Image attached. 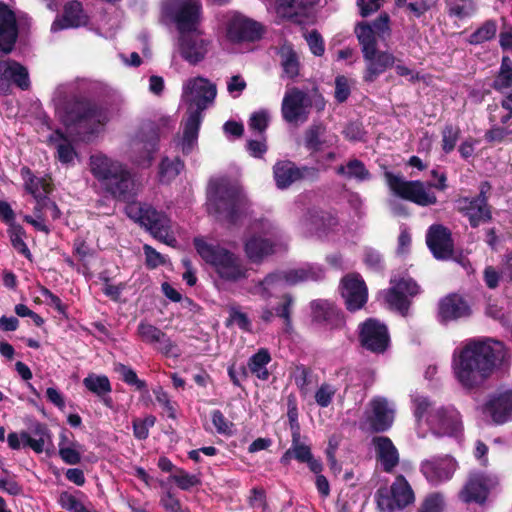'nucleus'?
<instances>
[{"mask_svg":"<svg viewBox=\"0 0 512 512\" xmlns=\"http://www.w3.org/2000/svg\"><path fill=\"white\" fill-rule=\"evenodd\" d=\"M427 424L437 436H457L462 430L460 414L453 407L436 408L429 414Z\"/></svg>","mask_w":512,"mask_h":512,"instance_id":"a211bd4d","label":"nucleus"},{"mask_svg":"<svg viewBox=\"0 0 512 512\" xmlns=\"http://www.w3.org/2000/svg\"><path fill=\"white\" fill-rule=\"evenodd\" d=\"M341 295L349 311L361 309L367 302V287L363 279L356 274L345 276L341 282Z\"/></svg>","mask_w":512,"mask_h":512,"instance_id":"5701e85b","label":"nucleus"},{"mask_svg":"<svg viewBox=\"0 0 512 512\" xmlns=\"http://www.w3.org/2000/svg\"><path fill=\"white\" fill-rule=\"evenodd\" d=\"M470 315V307L457 294L443 298L439 303L438 316L441 322L457 320Z\"/></svg>","mask_w":512,"mask_h":512,"instance_id":"473e14b6","label":"nucleus"},{"mask_svg":"<svg viewBox=\"0 0 512 512\" xmlns=\"http://www.w3.org/2000/svg\"><path fill=\"white\" fill-rule=\"evenodd\" d=\"M84 451L82 446L73 442L67 445V437L65 434L61 435L59 442V455L61 459L69 465H76L81 461V452Z\"/></svg>","mask_w":512,"mask_h":512,"instance_id":"79ce46f5","label":"nucleus"},{"mask_svg":"<svg viewBox=\"0 0 512 512\" xmlns=\"http://www.w3.org/2000/svg\"><path fill=\"white\" fill-rule=\"evenodd\" d=\"M83 385L99 397L106 396L111 392V384L107 376L89 374L83 379Z\"/></svg>","mask_w":512,"mask_h":512,"instance_id":"37998d69","label":"nucleus"},{"mask_svg":"<svg viewBox=\"0 0 512 512\" xmlns=\"http://www.w3.org/2000/svg\"><path fill=\"white\" fill-rule=\"evenodd\" d=\"M415 500L414 492L404 478L396 477L390 489H379L376 493V502L381 512H394L395 509H403Z\"/></svg>","mask_w":512,"mask_h":512,"instance_id":"ddd939ff","label":"nucleus"},{"mask_svg":"<svg viewBox=\"0 0 512 512\" xmlns=\"http://www.w3.org/2000/svg\"><path fill=\"white\" fill-rule=\"evenodd\" d=\"M311 107L312 99L308 93L296 87L290 88L282 100V118L290 124L304 123L309 118Z\"/></svg>","mask_w":512,"mask_h":512,"instance_id":"dca6fc26","label":"nucleus"},{"mask_svg":"<svg viewBox=\"0 0 512 512\" xmlns=\"http://www.w3.org/2000/svg\"><path fill=\"white\" fill-rule=\"evenodd\" d=\"M305 39L308 43L310 51L315 56H322L324 54V41L321 35L316 30H313L307 35H305Z\"/></svg>","mask_w":512,"mask_h":512,"instance_id":"0e129e2a","label":"nucleus"},{"mask_svg":"<svg viewBox=\"0 0 512 512\" xmlns=\"http://www.w3.org/2000/svg\"><path fill=\"white\" fill-rule=\"evenodd\" d=\"M475 10L473 0H452L449 4V14L460 19L472 16Z\"/></svg>","mask_w":512,"mask_h":512,"instance_id":"3c124183","label":"nucleus"},{"mask_svg":"<svg viewBox=\"0 0 512 512\" xmlns=\"http://www.w3.org/2000/svg\"><path fill=\"white\" fill-rule=\"evenodd\" d=\"M211 419L216 431L219 434H231L232 423L229 422L220 410H214L211 413Z\"/></svg>","mask_w":512,"mask_h":512,"instance_id":"69168bd1","label":"nucleus"},{"mask_svg":"<svg viewBox=\"0 0 512 512\" xmlns=\"http://www.w3.org/2000/svg\"><path fill=\"white\" fill-rule=\"evenodd\" d=\"M270 361V353L267 349L262 348L249 359V370L257 378L261 380H267L269 378V372L266 366Z\"/></svg>","mask_w":512,"mask_h":512,"instance_id":"ea45409f","label":"nucleus"},{"mask_svg":"<svg viewBox=\"0 0 512 512\" xmlns=\"http://www.w3.org/2000/svg\"><path fill=\"white\" fill-rule=\"evenodd\" d=\"M303 227L310 233H320L321 230L323 232L326 229H331L332 227L337 225V220L325 214H319L318 212L309 213L302 220Z\"/></svg>","mask_w":512,"mask_h":512,"instance_id":"4c0bfd02","label":"nucleus"},{"mask_svg":"<svg viewBox=\"0 0 512 512\" xmlns=\"http://www.w3.org/2000/svg\"><path fill=\"white\" fill-rule=\"evenodd\" d=\"M249 207V201L240 187L226 181L210 183L207 210L217 220L236 224L248 213Z\"/></svg>","mask_w":512,"mask_h":512,"instance_id":"423d86ee","label":"nucleus"},{"mask_svg":"<svg viewBox=\"0 0 512 512\" xmlns=\"http://www.w3.org/2000/svg\"><path fill=\"white\" fill-rule=\"evenodd\" d=\"M312 370L304 365H297L293 372V378L296 386L302 395H307L312 385Z\"/></svg>","mask_w":512,"mask_h":512,"instance_id":"09e8293b","label":"nucleus"},{"mask_svg":"<svg viewBox=\"0 0 512 512\" xmlns=\"http://www.w3.org/2000/svg\"><path fill=\"white\" fill-rule=\"evenodd\" d=\"M216 93V86L203 77L191 78L184 83L182 98L189 104L181 143L185 154L190 153L196 145L202 112L213 103Z\"/></svg>","mask_w":512,"mask_h":512,"instance_id":"20e7f679","label":"nucleus"},{"mask_svg":"<svg viewBox=\"0 0 512 512\" xmlns=\"http://www.w3.org/2000/svg\"><path fill=\"white\" fill-rule=\"evenodd\" d=\"M269 114L265 110L255 112L251 115L249 120L250 129L256 130L260 133L264 132L268 126Z\"/></svg>","mask_w":512,"mask_h":512,"instance_id":"774afa93","label":"nucleus"},{"mask_svg":"<svg viewBox=\"0 0 512 512\" xmlns=\"http://www.w3.org/2000/svg\"><path fill=\"white\" fill-rule=\"evenodd\" d=\"M175 124V118L162 113L144 120L130 144L133 162L143 167L150 166L159 140L172 132Z\"/></svg>","mask_w":512,"mask_h":512,"instance_id":"0eeeda50","label":"nucleus"},{"mask_svg":"<svg viewBox=\"0 0 512 512\" xmlns=\"http://www.w3.org/2000/svg\"><path fill=\"white\" fill-rule=\"evenodd\" d=\"M377 459L385 472H392L399 464V453L390 438L376 436L372 439Z\"/></svg>","mask_w":512,"mask_h":512,"instance_id":"2f4dec72","label":"nucleus"},{"mask_svg":"<svg viewBox=\"0 0 512 512\" xmlns=\"http://www.w3.org/2000/svg\"><path fill=\"white\" fill-rule=\"evenodd\" d=\"M89 17L84 11L81 2L73 0L64 6L63 16L56 18L51 25V31L57 32L67 28H78L85 26Z\"/></svg>","mask_w":512,"mask_h":512,"instance_id":"c756f323","label":"nucleus"},{"mask_svg":"<svg viewBox=\"0 0 512 512\" xmlns=\"http://www.w3.org/2000/svg\"><path fill=\"white\" fill-rule=\"evenodd\" d=\"M293 457L299 462H306L312 456L310 447L300 442V432L294 431L292 434Z\"/></svg>","mask_w":512,"mask_h":512,"instance_id":"6e6d98bb","label":"nucleus"},{"mask_svg":"<svg viewBox=\"0 0 512 512\" xmlns=\"http://www.w3.org/2000/svg\"><path fill=\"white\" fill-rule=\"evenodd\" d=\"M10 82L15 83L22 90L30 85L27 69L13 60L0 61V92L7 93Z\"/></svg>","mask_w":512,"mask_h":512,"instance_id":"bb28decb","label":"nucleus"},{"mask_svg":"<svg viewBox=\"0 0 512 512\" xmlns=\"http://www.w3.org/2000/svg\"><path fill=\"white\" fill-rule=\"evenodd\" d=\"M49 142L57 150V158L63 164H71L76 157V151L70 140L60 131H55L49 136Z\"/></svg>","mask_w":512,"mask_h":512,"instance_id":"c9c22d12","label":"nucleus"},{"mask_svg":"<svg viewBox=\"0 0 512 512\" xmlns=\"http://www.w3.org/2000/svg\"><path fill=\"white\" fill-rule=\"evenodd\" d=\"M138 335L142 339V341L156 345L157 349L165 354V355H177L174 353L175 344L171 341V339L159 328L156 326L141 322L138 325L137 329Z\"/></svg>","mask_w":512,"mask_h":512,"instance_id":"7c9ffc66","label":"nucleus"},{"mask_svg":"<svg viewBox=\"0 0 512 512\" xmlns=\"http://www.w3.org/2000/svg\"><path fill=\"white\" fill-rule=\"evenodd\" d=\"M460 136V129L457 126L448 124L442 131V149L445 153H450L454 148Z\"/></svg>","mask_w":512,"mask_h":512,"instance_id":"5fc2aeb1","label":"nucleus"},{"mask_svg":"<svg viewBox=\"0 0 512 512\" xmlns=\"http://www.w3.org/2000/svg\"><path fill=\"white\" fill-rule=\"evenodd\" d=\"M156 401L163 408L169 418H176V410L174 403L170 400L168 394L162 387H157L153 390Z\"/></svg>","mask_w":512,"mask_h":512,"instance_id":"052dcab7","label":"nucleus"},{"mask_svg":"<svg viewBox=\"0 0 512 512\" xmlns=\"http://www.w3.org/2000/svg\"><path fill=\"white\" fill-rule=\"evenodd\" d=\"M194 246L200 257L212 267L221 281L238 283L248 278L249 268L239 255L202 238H195Z\"/></svg>","mask_w":512,"mask_h":512,"instance_id":"6e6552de","label":"nucleus"},{"mask_svg":"<svg viewBox=\"0 0 512 512\" xmlns=\"http://www.w3.org/2000/svg\"><path fill=\"white\" fill-rule=\"evenodd\" d=\"M491 486L492 481L488 476L483 473L472 472L460 492V497L466 503L482 504L485 502Z\"/></svg>","mask_w":512,"mask_h":512,"instance_id":"c85d7f7f","label":"nucleus"},{"mask_svg":"<svg viewBox=\"0 0 512 512\" xmlns=\"http://www.w3.org/2000/svg\"><path fill=\"white\" fill-rule=\"evenodd\" d=\"M278 54L284 75L288 78L296 77L299 74L300 63L298 55L292 45L287 43L283 44L279 48Z\"/></svg>","mask_w":512,"mask_h":512,"instance_id":"e433bc0d","label":"nucleus"},{"mask_svg":"<svg viewBox=\"0 0 512 512\" xmlns=\"http://www.w3.org/2000/svg\"><path fill=\"white\" fill-rule=\"evenodd\" d=\"M34 210L36 212H42L43 216H50L52 219L59 218L61 214L56 203L48 197L39 200V203H36Z\"/></svg>","mask_w":512,"mask_h":512,"instance_id":"e2e57ef3","label":"nucleus"},{"mask_svg":"<svg viewBox=\"0 0 512 512\" xmlns=\"http://www.w3.org/2000/svg\"><path fill=\"white\" fill-rule=\"evenodd\" d=\"M338 136L327 129L321 122L313 123L304 132L303 142L305 148L311 153H317L335 146Z\"/></svg>","mask_w":512,"mask_h":512,"instance_id":"b1692460","label":"nucleus"},{"mask_svg":"<svg viewBox=\"0 0 512 512\" xmlns=\"http://www.w3.org/2000/svg\"><path fill=\"white\" fill-rule=\"evenodd\" d=\"M497 24L493 20L484 22L475 32H473L468 39L470 44H481L489 41L496 35Z\"/></svg>","mask_w":512,"mask_h":512,"instance_id":"de8ad7c7","label":"nucleus"},{"mask_svg":"<svg viewBox=\"0 0 512 512\" xmlns=\"http://www.w3.org/2000/svg\"><path fill=\"white\" fill-rule=\"evenodd\" d=\"M116 371L121 375L122 380L128 385L134 386L139 391L146 390V382L140 380L132 368L123 364H119L116 367Z\"/></svg>","mask_w":512,"mask_h":512,"instance_id":"603ef678","label":"nucleus"},{"mask_svg":"<svg viewBox=\"0 0 512 512\" xmlns=\"http://www.w3.org/2000/svg\"><path fill=\"white\" fill-rule=\"evenodd\" d=\"M413 405H414V415L417 419V421H420L425 415L427 417L429 414L435 410L436 408H433V403L423 395H416L413 398Z\"/></svg>","mask_w":512,"mask_h":512,"instance_id":"13d9d810","label":"nucleus"},{"mask_svg":"<svg viewBox=\"0 0 512 512\" xmlns=\"http://www.w3.org/2000/svg\"><path fill=\"white\" fill-rule=\"evenodd\" d=\"M323 278L324 270L321 266L316 264H304L286 271L269 273L264 279L253 281L247 287V291L252 295L268 299L284 284L296 285L307 281H318Z\"/></svg>","mask_w":512,"mask_h":512,"instance_id":"1a4fd4ad","label":"nucleus"},{"mask_svg":"<svg viewBox=\"0 0 512 512\" xmlns=\"http://www.w3.org/2000/svg\"><path fill=\"white\" fill-rule=\"evenodd\" d=\"M391 287L385 292V301L388 305L406 316L410 301L408 297H414L420 292L418 284L410 277H393Z\"/></svg>","mask_w":512,"mask_h":512,"instance_id":"f3484780","label":"nucleus"},{"mask_svg":"<svg viewBox=\"0 0 512 512\" xmlns=\"http://www.w3.org/2000/svg\"><path fill=\"white\" fill-rule=\"evenodd\" d=\"M359 43L363 58L366 61V70L363 76L365 82L372 83L378 76L396 63V57L389 51H378L372 34L368 28L359 32Z\"/></svg>","mask_w":512,"mask_h":512,"instance_id":"9b49d317","label":"nucleus"},{"mask_svg":"<svg viewBox=\"0 0 512 512\" xmlns=\"http://www.w3.org/2000/svg\"><path fill=\"white\" fill-rule=\"evenodd\" d=\"M273 175L277 188L283 190L303 179H316L318 169L314 167H298L289 160L278 161L273 167Z\"/></svg>","mask_w":512,"mask_h":512,"instance_id":"6ab92c4d","label":"nucleus"},{"mask_svg":"<svg viewBox=\"0 0 512 512\" xmlns=\"http://www.w3.org/2000/svg\"><path fill=\"white\" fill-rule=\"evenodd\" d=\"M262 35V26L241 14H232L226 23L227 39L234 43L255 41Z\"/></svg>","mask_w":512,"mask_h":512,"instance_id":"4be33fe9","label":"nucleus"},{"mask_svg":"<svg viewBox=\"0 0 512 512\" xmlns=\"http://www.w3.org/2000/svg\"><path fill=\"white\" fill-rule=\"evenodd\" d=\"M59 502L64 509L70 512H91L88 506L68 492L61 493Z\"/></svg>","mask_w":512,"mask_h":512,"instance_id":"4d7b16f0","label":"nucleus"},{"mask_svg":"<svg viewBox=\"0 0 512 512\" xmlns=\"http://www.w3.org/2000/svg\"><path fill=\"white\" fill-rule=\"evenodd\" d=\"M244 250L251 262L260 263L264 257L274 253L275 243L260 235H252L245 242Z\"/></svg>","mask_w":512,"mask_h":512,"instance_id":"72a5a7b5","label":"nucleus"},{"mask_svg":"<svg viewBox=\"0 0 512 512\" xmlns=\"http://www.w3.org/2000/svg\"><path fill=\"white\" fill-rule=\"evenodd\" d=\"M21 175L25 183V189L33 195L36 203L48 197L51 191V185L48 179L34 176L27 167L21 169Z\"/></svg>","mask_w":512,"mask_h":512,"instance_id":"f704fd0d","label":"nucleus"},{"mask_svg":"<svg viewBox=\"0 0 512 512\" xmlns=\"http://www.w3.org/2000/svg\"><path fill=\"white\" fill-rule=\"evenodd\" d=\"M312 317L314 321L322 323L336 315V309L327 300L318 299L311 302Z\"/></svg>","mask_w":512,"mask_h":512,"instance_id":"c03bdc74","label":"nucleus"},{"mask_svg":"<svg viewBox=\"0 0 512 512\" xmlns=\"http://www.w3.org/2000/svg\"><path fill=\"white\" fill-rule=\"evenodd\" d=\"M172 479L182 490H188L199 484V479L195 475L189 474L182 469H177Z\"/></svg>","mask_w":512,"mask_h":512,"instance_id":"680f3d73","label":"nucleus"},{"mask_svg":"<svg viewBox=\"0 0 512 512\" xmlns=\"http://www.w3.org/2000/svg\"><path fill=\"white\" fill-rule=\"evenodd\" d=\"M362 28H368L372 34V38L374 43L377 44V39H385L390 35V27H389V16L386 13H382L379 17L372 22V24L368 23H360L355 28V33L357 38L359 39V32Z\"/></svg>","mask_w":512,"mask_h":512,"instance_id":"58836bf2","label":"nucleus"},{"mask_svg":"<svg viewBox=\"0 0 512 512\" xmlns=\"http://www.w3.org/2000/svg\"><path fill=\"white\" fill-rule=\"evenodd\" d=\"M36 433L39 434V438H32L28 433L23 432L21 434L22 441L25 445L29 446L36 453H41L44 450V434L45 431L43 428H38Z\"/></svg>","mask_w":512,"mask_h":512,"instance_id":"338daca9","label":"nucleus"},{"mask_svg":"<svg viewBox=\"0 0 512 512\" xmlns=\"http://www.w3.org/2000/svg\"><path fill=\"white\" fill-rule=\"evenodd\" d=\"M128 217L138 221L159 241L174 246L176 239L171 233L170 219L149 205L130 204L126 207Z\"/></svg>","mask_w":512,"mask_h":512,"instance_id":"9d476101","label":"nucleus"},{"mask_svg":"<svg viewBox=\"0 0 512 512\" xmlns=\"http://www.w3.org/2000/svg\"><path fill=\"white\" fill-rule=\"evenodd\" d=\"M508 352L503 343L493 339L472 340L455 350L452 360L453 375L465 389L482 386L498 364L506 361Z\"/></svg>","mask_w":512,"mask_h":512,"instance_id":"f257e3e1","label":"nucleus"},{"mask_svg":"<svg viewBox=\"0 0 512 512\" xmlns=\"http://www.w3.org/2000/svg\"><path fill=\"white\" fill-rule=\"evenodd\" d=\"M337 173L345 176L346 178H354L358 181H365L371 177L364 163L358 159H351L346 165L339 166L337 168Z\"/></svg>","mask_w":512,"mask_h":512,"instance_id":"a19ab883","label":"nucleus"},{"mask_svg":"<svg viewBox=\"0 0 512 512\" xmlns=\"http://www.w3.org/2000/svg\"><path fill=\"white\" fill-rule=\"evenodd\" d=\"M512 86V60L509 57H503L501 67L497 77L494 80L493 87L496 90L503 91Z\"/></svg>","mask_w":512,"mask_h":512,"instance_id":"a18cd8bd","label":"nucleus"},{"mask_svg":"<svg viewBox=\"0 0 512 512\" xmlns=\"http://www.w3.org/2000/svg\"><path fill=\"white\" fill-rule=\"evenodd\" d=\"M395 405L387 398L373 397L364 412V425L372 432L389 430L395 419Z\"/></svg>","mask_w":512,"mask_h":512,"instance_id":"2eb2a0df","label":"nucleus"},{"mask_svg":"<svg viewBox=\"0 0 512 512\" xmlns=\"http://www.w3.org/2000/svg\"><path fill=\"white\" fill-rule=\"evenodd\" d=\"M426 242L436 259L446 260L452 256L451 232L443 225H432L427 232Z\"/></svg>","mask_w":512,"mask_h":512,"instance_id":"393cba45","label":"nucleus"},{"mask_svg":"<svg viewBox=\"0 0 512 512\" xmlns=\"http://www.w3.org/2000/svg\"><path fill=\"white\" fill-rule=\"evenodd\" d=\"M73 85L63 84L54 92L57 114L68 130L83 141H89L106 121L105 114L86 98L71 95Z\"/></svg>","mask_w":512,"mask_h":512,"instance_id":"7ed1b4c3","label":"nucleus"},{"mask_svg":"<svg viewBox=\"0 0 512 512\" xmlns=\"http://www.w3.org/2000/svg\"><path fill=\"white\" fill-rule=\"evenodd\" d=\"M336 387L329 383H323L315 392V401L320 407H327L331 404L334 395L336 394Z\"/></svg>","mask_w":512,"mask_h":512,"instance_id":"bf43d9fd","label":"nucleus"},{"mask_svg":"<svg viewBox=\"0 0 512 512\" xmlns=\"http://www.w3.org/2000/svg\"><path fill=\"white\" fill-rule=\"evenodd\" d=\"M444 509V498L441 493L434 492L425 497L418 512H442Z\"/></svg>","mask_w":512,"mask_h":512,"instance_id":"864d4df0","label":"nucleus"},{"mask_svg":"<svg viewBox=\"0 0 512 512\" xmlns=\"http://www.w3.org/2000/svg\"><path fill=\"white\" fill-rule=\"evenodd\" d=\"M385 178L390 190L402 199L419 206H430L437 203L435 193L421 181H408L392 172H385Z\"/></svg>","mask_w":512,"mask_h":512,"instance_id":"f8f14e48","label":"nucleus"},{"mask_svg":"<svg viewBox=\"0 0 512 512\" xmlns=\"http://www.w3.org/2000/svg\"><path fill=\"white\" fill-rule=\"evenodd\" d=\"M183 168L184 164L180 159L175 158L173 160H170L169 158H164L160 164V180L162 182L171 181L180 174Z\"/></svg>","mask_w":512,"mask_h":512,"instance_id":"49530a36","label":"nucleus"},{"mask_svg":"<svg viewBox=\"0 0 512 512\" xmlns=\"http://www.w3.org/2000/svg\"><path fill=\"white\" fill-rule=\"evenodd\" d=\"M482 413L488 415L497 424L512 419V391L493 394L482 406Z\"/></svg>","mask_w":512,"mask_h":512,"instance_id":"a878e982","label":"nucleus"},{"mask_svg":"<svg viewBox=\"0 0 512 512\" xmlns=\"http://www.w3.org/2000/svg\"><path fill=\"white\" fill-rule=\"evenodd\" d=\"M359 340L365 349L382 353L389 344L387 327L378 320L369 318L359 325Z\"/></svg>","mask_w":512,"mask_h":512,"instance_id":"aec40b11","label":"nucleus"},{"mask_svg":"<svg viewBox=\"0 0 512 512\" xmlns=\"http://www.w3.org/2000/svg\"><path fill=\"white\" fill-rule=\"evenodd\" d=\"M489 188V184L484 182L480 185V192L477 196H463L455 201L457 211L468 219L473 228L489 222L492 218L491 208L486 197Z\"/></svg>","mask_w":512,"mask_h":512,"instance_id":"4468645a","label":"nucleus"},{"mask_svg":"<svg viewBox=\"0 0 512 512\" xmlns=\"http://www.w3.org/2000/svg\"><path fill=\"white\" fill-rule=\"evenodd\" d=\"M314 0H277V11L284 17H292L298 10L312 5Z\"/></svg>","mask_w":512,"mask_h":512,"instance_id":"8fccbe9b","label":"nucleus"},{"mask_svg":"<svg viewBox=\"0 0 512 512\" xmlns=\"http://www.w3.org/2000/svg\"><path fill=\"white\" fill-rule=\"evenodd\" d=\"M90 167L101 189L113 198L128 202L135 197V182L124 164L105 155H95L90 158Z\"/></svg>","mask_w":512,"mask_h":512,"instance_id":"39448f33","label":"nucleus"},{"mask_svg":"<svg viewBox=\"0 0 512 512\" xmlns=\"http://www.w3.org/2000/svg\"><path fill=\"white\" fill-rule=\"evenodd\" d=\"M18 37V26L14 12L0 1V51L10 53Z\"/></svg>","mask_w":512,"mask_h":512,"instance_id":"cd10ccee","label":"nucleus"},{"mask_svg":"<svg viewBox=\"0 0 512 512\" xmlns=\"http://www.w3.org/2000/svg\"><path fill=\"white\" fill-rule=\"evenodd\" d=\"M457 462L451 456L432 457L421 462L420 471L433 486L449 481L456 469Z\"/></svg>","mask_w":512,"mask_h":512,"instance_id":"412c9836","label":"nucleus"},{"mask_svg":"<svg viewBox=\"0 0 512 512\" xmlns=\"http://www.w3.org/2000/svg\"><path fill=\"white\" fill-rule=\"evenodd\" d=\"M201 9L200 0H165L162 4L163 13L179 31L176 51L191 65L203 61L211 47V41L198 29Z\"/></svg>","mask_w":512,"mask_h":512,"instance_id":"f03ea898","label":"nucleus"}]
</instances>
